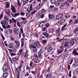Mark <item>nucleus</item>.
<instances>
[{"label":"nucleus","mask_w":78,"mask_h":78,"mask_svg":"<svg viewBox=\"0 0 78 78\" xmlns=\"http://www.w3.org/2000/svg\"><path fill=\"white\" fill-rule=\"evenodd\" d=\"M78 44V38L76 37H74L73 40L69 41V44L73 46L74 44Z\"/></svg>","instance_id":"nucleus-1"},{"label":"nucleus","mask_w":78,"mask_h":78,"mask_svg":"<svg viewBox=\"0 0 78 78\" xmlns=\"http://www.w3.org/2000/svg\"><path fill=\"white\" fill-rule=\"evenodd\" d=\"M35 57V60H34V62L35 63H39L40 62L39 59V57L37 56V54H35L34 55L33 58Z\"/></svg>","instance_id":"nucleus-2"},{"label":"nucleus","mask_w":78,"mask_h":78,"mask_svg":"<svg viewBox=\"0 0 78 78\" xmlns=\"http://www.w3.org/2000/svg\"><path fill=\"white\" fill-rule=\"evenodd\" d=\"M36 15L37 17H39L41 16L40 18L41 19L44 17V15L42 13V12L41 10H40L36 14Z\"/></svg>","instance_id":"nucleus-3"},{"label":"nucleus","mask_w":78,"mask_h":78,"mask_svg":"<svg viewBox=\"0 0 78 78\" xmlns=\"http://www.w3.org/2000/svg\"><path fill=\"white\" fill-rule=\"evenodd\" d=\"M5 65L3 67V70L5 72L7 71L8 69V63L6 62H5Z\"/></svg>","instance_id":"nucleus-4"},{"label":"nucleus","mask_w":78,"mask_h":78,"mask_svg":"<svg viewBox=\"0 0 78 78\" xmlns=\"http://www.w3.org/2000/svg\"><path fill=\"white\" fill-rule=\"evenodd\" d=\"M29 48L30 49H31L32 48L33 49V51L34 52L36 53L37 52V49L36 48V47L34 46L33 45H29Z\"/></svg>","instance_id":"nucleus-5"},{"label":"nucleus","mask_w":78,"mask_h":78,"mask_svg":"<svg viewBox=\"0 0 78 78\" xmlns=\"http://www.w3.org/2000/svg\"><path fill=\"white\" fill-rule=\"evenodd\" d=\"M47 49L48 52H51L52 51V47H51V46L50 44H48L47 45Z\"/></svg>","instance_id":"nucleus-6"},{"label":"nucleus","mask_w":78,"mask_h":78,"mask_svg":"<svg viewBox=\"0 0 78 78\" xmlns=\"http://www.w3.org/2000/svg\"><path fill=\"white\" fill-rule=\"evenodd\" d=\"M62 16H63V14L62 13H59L56 16V19H60L62 18Z\"/></svg>","instance_id":"nucleus-7"},{"label":"nucleus","mask_w":78,"mask_h":78,"mask_svg":"<svg viewBox=\"0 0 78 78\" xmlns=\"http://www.w3.org/2000/svg\"><path fill=\"white\" fill-rule=\"evenodd\" d=\"M14 42L17 46V47H16V48H19L20 47V42L17 41H15Z\"/></svg>","instance_id":"nucleus-8"},{"label":"nucleus","mask_w":78,"mask_h":78,"mask_svg":"<svg viewBox=\"0 0 78 78\" xmlns=\"http://www.w3.org/2000/svg\"><path fill=\"white\" fill-rule=\"evenodd\" d=\"M12 8V11L13 13H16V8L13 5H11Z\"/></svg>","instance_id":"nucleus-9"},{"label":"nucleus","mask_w":78,"mask_h":78,"mask_svg":"<svg viewBox=\"0 0 78 78\" xmlns=\"http://www.w3.org/2000/svg\"><path fill=\"white\" fill-rule=\"evenodd\" d=\"M60 48L61 49L57 51L58 54H61V53H62V51H63V47L62 46H61L60 47Z\"/></svg>","instance_id":"nucleus-10"},{"label":"nucleus","mask_w":78,"mask_h":78,"mask_svg":"<svg viewBox=\"0 0 78 78\" xmlns=\"http://www.w3.org/2000/svg\"><path fill=\"white\" fill-rule=\"evenodd\" d=\"M42 4L41 3H39L37 6V7L36 9L37 10H39L41 9V8L42 7Z\"/></svg>","instance_id":"nucleus-11"},{"label":"nucleus","mask_w":78,"mask_h":78,"mask_svg":"<svg viewBox=\"0 0 78 78\" xmlns=\"http://www.w3.org/2000/svg\"><path fill=\"white\" fill-rule=\"evenodd\" d=\"M48 16L49 19L50 20H52V19H54V15H51L50 13L48 14Z\"/></svg>","instance_id":"nucleus-12"},{"label":"nucleus","mask_w":78,"mask_h":78,"mask_svg":"<svg viewBox=\"0 0 78 78\" xmlns=\"http://www.w3.org/2000/svg\"><path fill=\"white\" fill-rule=\"evenodd\" d=\"M11 14L12 15V17H16L17 16L20 15V14H19V13H15L14 14H13L12 13H11Z\"/></svg>","instance_id":"nucleus-13"},{"label":"nucleus","mask_w":78,"mask_h":78,"mask_svg":"<svg viewBox=\"0 0 78 78\" xmlns=\"http://www.w3.org/2000/svg\"><path fill=\"white\" fill-rule=\"evenodd\" d=\"M44 36L46 38H48V37H48V34L47 33V32H44L43 33Z\"/></svg>","instance_id":"nucleus-14"},{"label":"nucleus","mask_w":78,"mask_h":78,"mask_svg":"<svg viewBox=\"0 0 78 78\" xmlns=\"http://www.w3.org/2000/svg\"><path fill=\"white\" fill-rule=\"evenodd\" d=\"M22 51H23V49H21L20 50V51H19L18 53H17V55H18V56H21Z\"/></svg>","instance_id":"nucleus-15"},{"label":"nucleus","mask_w":78,"mask_h":78,"mask_svg":"<svg viewBox=\"0 0 78 78\" xmlns=\"http://www.w3.org/2000/svg\"><path fill=\"white\" fill-rule=\"evenodd\" d=\"M8 76V73H4L2 74V77L3 78H6Z\"/></svg>","instance_id":"nucleus-16"},{"label":"nucleus","mask_w":78,"mask_h":78,"mask_svg":"<svg viewBox=\"0 0 78 78\" xmlns=\"http://www.w3.org/2000/svg\"><path fill=\"white\" fill-rule=\"evenodd\" d=\"M13 31L16 34H18V33H19V31L18 30V29L16 28H14Z\"/></svg>","instance_id":"nucleus-17"},{"label":"nucleus","mask_w":78,"mask_h":78,"mask_svg":"<svg viewBox=\"0 0 78 78\" xmlns=\"http://www.w3.org/2000/svg\"><path fill=\"white\" fill-rule=\"evenodd\" d=\"M10 10L9 9H7L5 11V13L7 14V15L9 16H10V14H11V13H10Z\"/></svg>","instance_id":"nucleus-18"},{"label":"nucleus","mask_w":78,"mask_h":78,"mask_svg":"<svg viewBox=\"0 0 78 78\" xmlns=\"http://www.w3.org/2000/svg\"><path fill=\"white\" fill-rule=\"evenodd\" d=\"M68 44H69V42H68V41H65L64 43L63 47L65 48H66L67 46L68 45Z\"/></svg>","instance_id":"nucleus-19"},{"label":"nucleus","mask_w":78,"mask_h":78,"mask_svg":"<svg viewBox=\"0 0 78 78\" xmlns=\"http://www.w3.org/2000/svg\"><path fill=\"white\" fill-rule=\"evenodd\" d=\"M42 43L43 44L44 46H45L46 45V44L47 43V40H44L42 41Z\"/></svg>","instance_id":"nucleus-20"},{"label":"nucleus","mask_w":78,"mask_h":78,"mask_svg":"<svg viewBox=\"0 0 78 78\" xmlns=\"http://www.w3.org/2000/svg\"><path fill=\"white\" fill-rule=\"evenodd\" d=\"M60 22L61 23H65L66 22V19L64 18H62L61 19Z\"/></svg>","instance_id":"nucleus-21"},{"label":"nucleus","mask_w":78,"mask_h":78,"mask_svg":"<svg viewBox=\"0 0 78 78\" xmlns=\"http://www.w3.org/2000/svg\"><path fill=\"white\" fill-rule=\"evenodd\" d=\"M3 23L5 25H8V22L6 20H4L3 21Z\"/></svg>","instance_id":"nucleus-22"},{"label":"nucleus","mask_w":78,"mask_h":78,"mask_svg":"<svg viewBox=\"0 0 78 78\" xmlns=\"http://www.w3.org/2000/svg\"><path fill=\"white\" fill-rule=\"evenodd\" d=\"M64 3L65 5L66 6H67L68 7H69V6H70V4H69L67 2H65Z\"/></svg>","instance_id":"nucleus-23"},{"label":"nucleus","mask_w":78,"mask_h":78,"mask_svg":"<svg viewBox=\"0 0 78 78\" xmlns=\"http://www.w3.org/2000/svg\"><path fill=\"white\" fill-rule=\"evenodd\" d=\"M12 59L13 61L14 62H16V61H18V58H17L16 57L12 58Z\"/></svg>","instance_id":"nucleus-24"},{"label":"nucleus","mask_w":78,"mask_h":78,"mask_svg":"<svg viewBox=\"0 0 78 78\" xmlns=\"http://www.w3.org/2000/svg\"><path fill=\"white\" fill-rule=\"evenodd\" d=\"M33 36L34 37H38V35L36 32H34V33Z\"/></svg>","instance_id":"nucleus-25"},{"label":"nucleus","mask_w":78,"mask_h":78,"mask_svg":"<svg viewBox=\"0 0 78 78\" xmlns=\"http://www.w3.org/2000/svg\"><path fill=\"white\" fill-rule=\"evenodd\" d=\"M64 5H65L64 3H62L61 5L59 7V8H60V9H62V8H63V7L64 6Z\"/></svg>","instance_id":"nucleus-26"},{"label":"nucleus","mask_w":78,"mask_h":78,"mask_svg":"<svg viewBox=\"0 0 78 78\" xmlns=\"http://www.w3.org/2000/svg\"><path fill=\"white\" fill-rule=\"evenodd\" d=\"M8 47L9 48H12L13 47V44L12 43L8 45Z\"/></svg>","instance_id":"nucleus-27"},{"label":"nucleus","mask_w":78,"mask_h":78,"mask_svg":"<svg viewBox=\"0 0 78 78\" xmlns=\"http://www.w3.org/2000/svg\"><path fill=\"white\" fill-rule=\"evenodd\" d=\"M4 19H5V20H8V21L9 20V18H8V16L6 15H5L4 16Z\"/></svg>","instance_id":"nucleus-28"},{"label":"nucleus","mask_w":78,"mask_h":78,"mask_svg":"<svg viewBox=\"0 0 78 78\" xmlns=\"http://www.w3.org/2000/svg\"><path fill=\"white\" fill-rule=\"evenodd\" d=\"M56 0H51V3L52 4H55L56 3Z\"/></svg>","instance_id":"nucleus-29"},{"label":"nucleus","mask_w":78,"mask_h":78,"mask_svg":"<svg viewBox=\"0 0 78 78\" xmlns=\"http://www.w3.org/2000/svg\"><path fill=\"white\" fill-rule=\"evenodd\" d=\"M28 2V0H24L23 2V4L24 5H26V4H27V3Z\"/></svg>","instance_id":"nucleus-30"},{"label":"nucleus","mask_w":78,"mask_h":78,"mask_svg":"<svg viewBox=\"0 0 78 78\" xmlns=\"http://www.w3.org/2000/svg\"><path fill=\"white\" fill-rule=\"evenodd\" d=\"M74 67H76V66H78V62H76L75 63H73V65Z\"/></svg>","instance_id":"nucleus-31"},{"label":"nucleus","mask_w":78,"mask_h":78,"mask_svg":"<svg viewBox=\"0 0 78 78\" xmlns=\"http://www.w3.org/2000/svg\"><path fill=\"white\" fill-rule=\"evenodd\" d=\"M60 28L58 29V30H55V34H58V33H59V32H60Z\"/></svg>","instance_id":"nucleus-32"},{"label":"nucleus","mask_w":78,"mask_h":78,"mask_svg":"<svg viewBox=\"0 0 78 78\" xmlns=\"http://www.w3.org/2000/svg\"><path fill=\"white\" fill-rule=\"evenodd\" d=\"M20 14L21 16H24L25 15V13L22 11H20Z\"/></svg>","instance_id":"nucleus-33"},{"label":"nucleus","mask_w":78,"mask_h":78,"mask_svg":"<svg viewBox=\"0 0 78 78\" xmlns=\"http://www.w3.org/2000/svg\"><path fill=\"white\" fill-rule=\"evenodd\" d=\"M21 57H22V58H23V59H24L25 58V53H23L22 54Z\"/></svg>","instance_id":"nucleus-34"},{"label":"nucleus","mask_w":78,"mask_h":78,"mask_svg":"<svg viewBox=\"0 0 78 78\" xmlns=\"http://www.w3.org/2000/svg\"><path fill=\"white\" fill-rule=\"evenodd\" d=\"M29 10L30 11H33V5H30V7Z\"/></svg>","instance_id":"nucleus-35"},{"label":"nucleus","mask_w":78,"mask_h":78,"mask_svg":"<svg viewBox=\"0 0 78 78\" xmlns=\"http://www.w3.org/2000/svg\"><path fill=\"white\" fill-rule=\"evenodd\" d=\"M39 26H40V27H42V28H43V27H44L45 25L43 24V23H41L40 24Z\"/></svg>","instance_id":"nucleus-36"},{"label":"nucleus","mask_w":78,"mask_h":78,"mask_svg":"<svg viewBox=\"0 0 78 78\" xmlns=\"http://www.w3.org/2000/svg\"><path fill=\"white\" fill-rule=\"evenodd\" d=\"M41 12L42 14H44L46 12V10L44 9H42Z\"/></svg>","instance_id":"nucleus-37"},{"label":"nucleus","mask_w":78,"mask_h":78,"mask_svg":"<svg viewBox=\"0 0 78 78\" xmlns=\"http://www.w3.org/2000/svg\"><path fill=\"white\" fill-rule=\"evenodd\" d=\"M17 3H18V7H19V6H21V5H22V3L20 2V1H17Z\"/></svg>","instance_id":"nucleus-38"},{"label":"nucleus","mask_w":78,"mask_h":78,"mask_svg":"<svg viewBox=\"0 0 78 78\" xmlns=\"http://www.w3.org/2000/svg\"><path fill=\"white\" fill-rule=\"evenodd\" d=\"M46 78H51V77L50 76L49 74H48L46 75Z\"/></svg>","instance_id":"nucleus-39"},{"label":"nucleus","mask_w":78,"mask_h":78,"mask_svg":"<svg viewBox=\"0 0 78 78\" xmlns=\"http://www.w3.org/2000/svg\"><path fill=\"white\" fill-rule=\"evenodd\" d=\"M12 21H13V22H14V23H16L17 22L16 21V20H15V19H14V18H12Z\"/></svg>","instance_id":"nucleus-40"},{"label":"nucleus","mask_w":78,"mask_h":78,"mask_svg":"<svg viewBox=\"0 0 78 78\" xmlns=\"http://www.w3.org/2000/svg\"><path fill=\"white\" fill-rule=\"evenodd\" d=\"M60 5V2L59 1H57L55 4L56 6H59Z\"/></svg>","instance_id":"nucleus-41"},{"label":"nucleus","mask_w":78,"mask_h":78,"mask_svg":"<svg viewBox=\"0 0 78 78\" xmlns=\"http://www.w3.org/2000/svg\"><path fill=\"white\" fill-rule=\"evenodd\" d=\"M78 31V27H77L75 29V30H74V33H76Z\"/></svg>","instance_id":"nucleus-42"},{"label":"nucleus","mask_w":78,"mask_h":78,"mask_svg":"<svg viewBox=\"0 0 78 78\" xmlns=\"http://www.w3.org/2000/svg\"><path fill=\"white\" fill-rule=\"evenodd\" d=\"M37 11L36 10H34L31 12V14H35L36 12Z\"/></svg>","instance_id":"nucleus-43"},{"label":"nucleus","mask_w":78,"mask_h":78,"mask_svg":"<svg viewBox=\"0 0 78 78\" xmlns=\"http://www.w3.org/2000/svg\"><path fill=\"white\" fill-rule=\"evenodd\" d=\"M67 25H65L64 26H63L62 28V30H66V29L64 28Z\"/></svg>","instance_id":"nucleus-44"},{"label":"nucleus","mask_w":78,"mask_h":78,"mask_svg":"<svg viewBox=\"0 0 78 78\" xmlns=\"http://www.w3.org/2000/svg\"><path fill=\"white\" fill-rule=\"evenodd\" d=\"M65 17H66V19H68L70 17V16L68 15H66L65 16Z\"/></svg>","instance_id":"nucleus-45"},{"label":"nucleus","mask_w":78,"mask_h":78,"mask_svg":"<svg viewBox=\"0 0 78 78\" xmlns=\"http://www.w3.org/2000/svg\"><path fill=\"white\" fill-rule=\"evenodd\" d=\"M19 76H20V75L19 74V71L18 70V73L16 75V77L17 78H19Z\"/></svg>","instance_id":"nucleus-46"},{"label":"nucleus","mask_w":78,"mask_h":78,"mask_svg":"<svg viewBox=\"0 0 78 78\" xmlns=\"http://www.w3.org/2000/svg\"><path fill=\"white\" fill-rule=\"evenodd\" d=\"M45 26L47 28L48 27H49V26H50V24H49V23H46L45 24Z\"/></svg>","instance_id":"nucleus-47"},{"label":"nucleus","mask_w":78,"mask_h":78,"mask_svg":"<svg viewBox=\"0 0 78 78\" xmlns=\"http://www.w3.org/2000/svg\"><path fill=\"white\" fill-rule=\"evenodd\" d=\"M64 38L60 39L58 40V42H62V41H63H63H64Z\"/></svg>","instance_id":"nucleus-48"},{"label":"nucleus","mask_w":78,"mask_h":78,"mask_svg":"<svg viewBox=\"0 0 78 78\" xmlns=\"http://www.w3.org/2000/svg\"><path fill=\"white\" fill-rule=\"evenodd\" d=\"M17 25H18V27H19L20 28L21 27V26H20V23L19 22H18L17 23Z\"/></svg>","instance_id":"nucleus-49"},{"label":"nucleus","mask_w":78,"mask_h":78,"mask_svg":"<svg viewBox=\"0 0 78 78\" xmlns=\"http://www.w3.org/2000/svg\"><path fill=\"white\" fill-rule=\"evenodd\" d=\"M40 51L41 53H42L43 52H44V48H41L40 50Z\"/></svg>","instance_id":"nucleus-50"},{"label":"nucleus","mask_w":78,"mask_h":78,"mask_svg":"<svg viewBox=\"0 0 78 78\" xmlns=\"http://www.w3.org/2000/svg\"><path fill=\"white\" fill-rule=\"evenodd\" d=\"M9 8V3H8L6 5V8Z\"/></svg>","instance_id":"nucleus-51"},{"label":"nucleus","mask_w":78,"mask_h":78,"mask_svg":"<svg viewBox=\"0 0 78 78\" xmlns=\"http://www.w3.org/2000/svg\"><path fill=\"white\" fill-rule=\"evenodd\" d=\"M53 10L54 11H58V8L55 7L54 8Z\"/></svg>","instance_id":"nucleus-52"},{"label":"nucleus","mask_w":78,"mask_h":78,"mask_svg":"<svg viewBox=\"0 0 78 78\" xmlns=\"http://www.w3.org/2000/svg\"><path fill=\"white\" fill-rule=\"evenodd\" d=\"M35 43H36V45H38V44H40L39 42V41L37 40L36 41Z\"/></svg>","instance_id":"nucleus-53"},{"label":"nucleus","mask_w":78,"mask_h":78,"mask_svg":"<svg viewBox=\"0 0 78 78\" xmlns=\"http://www.w3.org/2000/svg\"><path fill=\"white\" fill-rule=\"evenodd\" d=\"M72 73L71 70H70L69 72V77H71L72 76L71 75V73Z\"/></svg>","instance_id":"nucleus-54"},{"label":"nucleus","mask_w":78,"mask_h":78,"mask_svg":"<svg viewBox=\"0 0 78 78\" xmlns=\"http://www.w3.org/2000/svg\"><path fill=\"white\" fill-rule=\"evenodd\" d=\"M74 62H78V58H75L74 59Z\"/></svg>","instance_id":"nucleus-55"},{"label":"nucleus","mask_w":78,"mask_h":78,"mask_svg":"<svg viewBox=\"0 0 78 78\" xmlns=\"http://www.w3.org/2000/svg\"><path fill=\"white\" fill-rule=\"evenodd\" d=\"M73 1V0H67V1L69 3H72Z\"/></svg>","instance_id":"nucleus-56"},{"label":"nucleus","mask_w":78,"mask_h":78,"mask_svg":"<svg viewBox=\"0 0 78 78\" xmlns=\"http://www.w3.org/2000/svg\"><path fill=\"white\" fill-rule=\"evenodd\" d=\"M9 22H10V24H11V23H13V21H12V20L10 19Z\"/></svg>","instance_id":"nucleus-57"},{"label":"nucleus","mask_w":78,"mask_h":78,"mask_svg":"<svg viewBox=\"0 0 78 78\" xmlns=\"http://www.w3.org/2000/svg\"><path fill=\"white\" fill-rule=\"evenodd\" d=\"M55 29L54 28H51V32H54V31H55Z\"/></svg>","instance_id":"nucleus-58"},{"label":"nucleus","mask_w":78,"mask_h":78,"mask_svg":"<svg viewBox=\"0 0 78 78\" xmlns=\"http://www.w3.org/2000/svg\"><path fill=\"white\" fill-rule=\"evenodd\" d=\"M16 54H15L14 53H12L11 54V56L12 57L13 56H16Z\"/></svg>","instance_id":"nucleus-59"},{"label":"nucleus","mask_w":78,"mask_h":78,"mask_svg":"<svg viewBox=\"0 0 78 78\" xmlns=\"http://www.w3.org/2000/svg\"><path fill=\"white\" fill-rule=\"evenodd\" d=\"M9 33H12V29H10L9 30Z\"/></svg>","instance_id":"nucleus-60"},{"label":"nucleus","mask_w":78,"mask_h":78,"mask_svg":"<svg viewBox=\"0 0 78 78\" xmlns=\"http://www.w3.org/2000/svg\"><path fill=\"white\" fill-rule=\"evenodd\" d=\"M3 16V14L1 13L0 15V21L1 20V19H2V16Z\"/></svg>","instance_id":"nucleus-61"},{"label":"nucleus","mask_w":78,"mask_h":78,"mask_svg":"<svg viewBox=\"0 0 78 78\" xmlns=\"http://www.w3.org/2000/svg\"><path fill=\"white\" fill-rule=\"evenodd\" d=\"M20 19L21 20H24V21H25V18L21 17Z\"/></svg>","instance_id":"nucleus-62"},{"label":"nucleus","mask_w":78,"mask_h":78,"mask_svg":"<svg viewBox=\"0 0 78 78\" xmlns=\"http://www.w3.org/2000/svg\"><path fill=\"white\" fill-rule=\"evenodd\" d=\"M11 27V25H8L7 26V28H10Z\"/></svg>","instance_id":"nucleus-63"},{"label":"nucleus","mask_w":78,"mask_h":78,"mask_svg":"<svg viewBox=\"0 0 78 78\" xmlns=\"http://www.w3.org/2000/svg\"><path fill=\"white\" fill-rule=\"evenodd\" d=\"M2 27L4 29H6L7 28L6 27V26L4 25H2Z\"/></svg>","instance_id":"nucleus-64"}]
</instances>
